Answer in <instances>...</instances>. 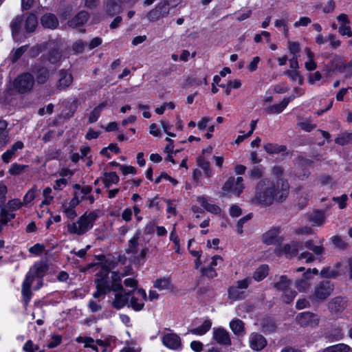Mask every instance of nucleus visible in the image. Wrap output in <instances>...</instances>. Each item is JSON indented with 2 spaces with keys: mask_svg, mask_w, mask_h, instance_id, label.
<instances>
[{
  "mask_svg": "<svg viewBox=\"0 0 352 352\" xmlns=\"http://www.w3.org/2000/svg\"><path fill=\"white\" fill-rule=\"evenodd\" d=\"M288 194L289 184L287 181L279 179L275 185L272 182L263 179L256 186L252 202L257 205L269 206L274 201H282Z\"/></svg>",
  "mask_w": 352,
  "mask_h": 352,
  "instance_id": "1",
  "label": "nucleus"
},
{
  "mask_svg": "<svg viewBox=\"0 0 352 352\" xmlns=\"http://www.w3.org/2000/svg\"><path fill=\"white\" fill-rule=\"evenodd\" d=\"M124 275H120L116 272H110L107 269H102L96 274L95 284L96 291L93 297L98 298L110 292H116L122 290V278Z\"/></svg>",
  "mask_w": 352,
  "mask_h": 352,
  "instance_id": "2",
  "label": "nucleus"
},
{
  "mask_svg": "<svg viewBox=\"0 0 352 352\" xmlns=\"http://www.w3.org/2000/svg\"><path fill=\"white\" fill-rule=\"evenodd\" d=\"M98 217L95 212H85L78 218L76 222L68 223L67 231L70 234L82 235L90 230Z\"/></svg>",
  "mask_w": 352,
  "mask_h": 352,
  "instance_id": "3",
  "label": "nucleus"
},
{
  "mask_svg": "<svg viewBox=\"0 0 352 352\" xmlns=\"http://www.w3.org/2000/svg\"><path fill=\"white\" fill-rule=\"evenodd\" d=\"M243 182V179L241 177H229L222 186V192L229 197L232 195L239 196L245 188Z\"/></svg>",
  "mask_w": 352,
  "mask_h": 352,
  "instance_id": "4",
  "label": "nucleus"
},
{
  "mask_svg": "<svg viewBox=\"0 0 352 352\" xmlns=\"http://www.w3.org/2000/svg\"><path fill=\"white\" fill-rule=\"evenodd\" d=\"M34 84V79L30 73H23L19 75L13 81V87L16 91L25 94L30 91Z\"/></svg>",
  "mask_w": 352,
  "mask_h": 352,
  "instance_id": "5",
  "label": "nucleus"
},
{
  "mask_svg": "<svg viewBox=\"0 0 352 352\" xmlns=\"http://www.w3.org/2000/svg\"><path fill=\"white\" fill-rule=\"evenodd\" d=\"M140 232L137 231L134 236L129 241L126 248V253L132 254L134 257L138 259L144 260L148 252L146 246L140 248L139 239L140 237Z\"/></svg>",
  "mask_w": 352,
  "mask_h": 352,
  "instance_id": "6",
  "label": "nucleus"
},
{
  "mask_svg": "<svg viewBox=\"0 0 352 352\" xmlns=\"http://www.w3.org/2000/svg\"><path fill=\"white\" fill-rule=\"evenodd\" d=\"M161 340L163 345L170 350L180 351L183 349L181 338L173 331L163 332Z\"/></svg>",
  "mask_w": 352,
  "mask_h": 352,
  "instance_id": "7",
  "label": "nucleus"
},
{
  "mask_svg": "<svg viewBox=\"0 0 352 352\" xmlns=\"http://www.w3.org/2000/svg\"><path fill=\"white\" fill-rule=\"evenodd\" d=\"M334 285L329 280H322L317 283L314 289L312 298L316 300H324L332 293Z\"/></svg>",
  "mask_w": 352,
  "mask_h": 352,
  "instance_id": "8",
  "label": "nucleus"
},
{
  "mask_svg": "<svg viewBox=\"0 0 352 352\" xmlns=\"http://www.w3.org/2000/svg\"><path fill=\"white\" fill-rule=\"evenodd\" d=\"M289 284L290 281L285 276H280L278 280L274 283V288L283 292V300L286 303L292 302L296 295L295 291L289 289Z\"/></svg>",
  "mask_w": 352,
  "mask_h": 352,
  "instance_id": "9",
  "label": "nucleus"
},
{
  "mask_svg": "<svg viewBox=\"0 0 352 352\" xmlns=\"http://www.w3.org/2000/svg\"><path fill=\"white\" fill-rule=\"evenodd\" d=\"M22 16H16L10 23V28L13 40L15 42H22L26 38L27 35L23 31Z\"/></svg>",
  "mask_w": 352,
  "mask_h": 352,
  "instance_id": "10",
  "label": "nucleus"
},
{
  "mask_svg": "<svg viewBox=\"0 0 352 352\" xmlns=\"http://www.w3.org/2000/svg\"><path fill=\"white\" fill-rule=\"evenodd\" d=\"M146 300V293L143 289H138L131 296L129 307L134 311H141L144 307V302Z\"/></svg>",
  "mask_w": 352,
  "mask_h": 352,
  "instance_id": "11",
  "label": "nucleus"
},
{
  "mask_svg": "<svg viewBox=\"0 0 352 352\" xmlns=\"http://www.w3.org/2000/svg\"><path fill=\"white\" fill-rule=\"evenodd\" d=\"M280 228H272L262 235V241L265 244L267 245L279 244L283 241V239L280 236Z\"/></svg>",
  "mask_w": 352,
  "mask_h": 352,
  "instance_id": "12",
  "label": "nucleus"
},
{
  "mask_svg": "<svg viewBox=\"0 0 352 352\" xmlns=\"http://www.w3.org/2000/svg\"><path fill=\"white\" fill-rule=\"evenodd\" d=\"M221 256L215 255L210 258V261L207 266L202 267L200 270L201 274L210 278H213L217 276V273L214 270L219 263L222 262Z\"/></svg>",
  "mask_w": 352,
  "mask_h": 352,
  "instance_id": "13",
  "label": "nucleus"
},
{
  "mask_svg": "<svg viewBox=\"0 0 352 352\" xmlns=\"http://www.w3.org/2000/svg\"><path fill=\"white\" fill-rule=\"evenodd\" d=\"M22 16V24L23 32L28 36L36 30L38 25L37 17L35 14L30 13L28 15H21Z\"/></svg>",
  "mask_w": 352,
  "mask_h": 352,
  "instance_id": "14",
  "label": "nucleus"
},
{
  "mask_svg": "<svg viewBox=\"0 0 352 352\" xmlns=\"http://www.w3.org/2000/svg\"><path fill=\"white\" fill-rule=\"evenodd\" d=\"M34 280V275L28 273L22 284L21 294L25 305H28L32 298L31 285Z\"/></svg>",
  "mask_w": 352,
  "mask_h": 352,
  "instance_id": "15",
  "label": "nucleus"
},
{
  "mask_svg": "<svg viewBox=\"0 0 352 352\" xmlns=\"http://www.w3.org/2000/svg\"><path fill=\"white\" fill-rule=\"evenodd\" d=\"M296 320L301 326H316L319 319L317 315L310 312H302L296 316Z\"/></svg>",
  "mask_w": 352,
  "mask_h": 352,
  "instance_id": "16",
  "label": "nucleus"
},
{
  "mask_svg": "<svg viewBox=\"0 0 352 352\" xmlns=\"http://www.w3.org/2000/svg\"><path fill=\"white\" fill-rule=\"evenodd\" d=\"M250 346L254 351L262 350L267 344L265 338L261 334L252 333L249 338Z\"/></svg>",
  "mask_w": 352,
  "mask_h": 352,
  "instance_id": "17",
  "label": "nucleus"
},
{
  "mask_svg": "<svg viewBox=\"0 0 352 352\" xmlns=\"http://www.w3.org/2000/svg\"><path fill=\"white\" fill-rule=\"evenodd\" d=\"M296 96L292 95L289 97L284 98L283 100L278 104H273L268 107L265 111L269 114H278L280 113L289 104V103L292 101Z\"/></svg>",
  "mask_w": 352,
  "mask_h": 352,
  "instance_id": "18",
  "label": "nucleus"
},
{
  "mask_svg": "<svg viewBox=\"0 0 352 352\" xmlns=\"http://www.w3.org/2000/svg\"><path fill=\"white\" fill-rule=\"evenodd\" d=\"M213 339L221 344L228 345L231 344V340L228 332L221 328H214L213 329Z\"/></svg>",
  "mask_w": 352,
  "mask_h": 352,
  "instance_id": "19",
  "label": "nucleus"
},
{
  "mask_svg": "<svg viewBox=\"0 0 352 352\" xmlns=\"http://www.w3.org/2000/svg\"><path fill=\"white\" fill-rule=\"evenodd\" d=\"M166 14H168V9L159 3L154 9L148 12L146 18L149 21H155Z\"/></svg>",
  "mask_w": 352,
  "mask_h": 352,
  "instance_id": "20",
  "label": "nucleus"
},
{
  "mask_svg": "<svg viewBox=\"0 0 352 352\" xmlns=\"http://www.w3.org/2000/svg\"><path fill=\"white\" fill-rule=\"evenodd\" d=\"M124 289L115 292V298L112 302V306L117 309H120L123 308L127 303L129 296L131 295L130 292L124 294Z\"/></svg>",
  "mask_w": 352,
  "mask_h": 352,
  "instance_id": "21",
  "label": "nucleus"
},
{
  "mask_svg": "<svg viewBox=\"0 0 352 352\" xmlns=\"http://www.w3.org/2000/svg\"><path fill=\"white\" fill-rule=\"evenodd\" d=\"M23 148V143L21 141L16 142L11 147V148L8 149L5 153H3L1 155V160L3 162L8 164L10 162V160L15 156L16 152L18 150H21Z\"/></svg>",
  "mask_w": 352,
  "mask_h": 352,
  "instance_id": "22",
  "label": "nucleus"
},
{
  "mask_svg": "<svg viewBox=\"0 0 352 352\" xmlns=\"http://www.w3.org/2000/svg\"><path fill=\"white\" fill-rule=\"evenodd\" d=\"M131 0H108L107 3V12L110 15H113L119 12L121 10L122 3H130Z\"/></svg>",
  "mask_w": 352,
  "mask_h": 352,
  "instance_id": "23",
  "label": "nucleus"
},
{
  "mask_svg": "<svg viewBox=\"0 0 352 352\" xmlns=\"http://www.w3.org/2000/svg\"><path fill=\"white\" fill-rule=\"evenodd\" d=\"M328 307L331 312H340L345 308V301L342 297H336L329 302Z\"/></svg>",
  "mask_w": 352,
  "mask_h": 352,
  "instance_id": "24",
  "label": "nucleus"
},
{
  "mask_svg": "<svg viewBox=\"0 0 352 352\" xmlns=\"http://www.w3.org/2000/svg\"><path fill=\"white\" fill-rule=\"evenodd\" d=\"M89 19V14L85 11L78 12L71 21L69 25L73 28H77L85 24Z\"/></svg>",
  "mask_w": 352,
  "mask_h": 352,
  "instance_id": "25",
  "label": "nucleus"
},
{
  "mask_svg": "<svg viewBox=\"0 0 352 352\" xmlns=\"http://www.w3.org/2000/svg\"><path fill=\"white\" fill-rule=\"evenodd\" d=\"M73 81L72 76L70 73L65 71H60L59 73V79L58 87L60 89L69 87Z\"/></svg>",
  "mask_w": 352,
  "mask_h": 352,
  "instance_id": "26",
  "label": "nucleus"
},
{
  "mask_svg": "<svg viewBox=\"0 0 352 352\" xmlns=\"http://www.w3.org/2000/svg\"><path fill=\"white\" fill-rule=\"evenodd\" d=\"M211 327V320L206 319L200 326L191 329L189 332L196 336H203L210 329Z\"/></svg>",
  "mask_w": 352,
  "mask_h": 352,
  "instance_id": "27",
  "label": "nucleus"
},
{
  "mask_svg": "<svg viewBox=\"0 0 352 352\" xmlns=\"http://www.w3.org/2000/svg\"><path fill=\"white\" fill-rule=\"evenodd\" d=\"M41 21L43 26L50 29H54L58 25V21L56 17L52 14H47L43 15L41 17Z\"/></svg>",
  "mask_w": 352,
  "mask_h": 352,
  "instance_id": "28",
  "label": "nucleus"
},
{
  "mask_svg": "<svg viewBox=\"0 0 352 352\" xmlns=\"http://www.w3.org/2000/svg\"><path fill=\"white\" fill-rule=\"evenodd\" d=\"M8 124L5 120H0V148L9 142V132L7 130Z\"/></svg>",
  "mask_w": 352,
  "mask_h": 352,
  "instance_id": "29",
  "label": "nucleus"
},
{
  "mask_svg": "<svg viewBox=\"0 0 352 352\" xmlns=\"http://www.w3.org/2000/svg\"><path fill=\"white\" fill-rule=\"evenodd\" d=\"M300 245V243L293 242L290 244L284 245L283 251L287 257H293L297 255Z\"/></svg>",
  "mask_w": 352,
  "mask_h": 352,
  "instance_id": "30",
  "label": "nucleus"
},
{
  "mask_svg": "<svg viewBox=\"0 0 352 352\" xmlns=\"http://www.w3.org/2000/svg\"><path fill=\"white\" fill-rule=\"evenodd\" d=\"M120 179L116 172L104 173L102 177V182L106 188L118 183Z\"/></svg>",
  "mask_w": 352,
  "mask_h": 352,
  "instance_id": "31",
  "label": "nucleus"
},
{
  "mask_svg": "<svg viewBox=\"0 0 352 352\" xmlns=\"http://www.w3.org/2000/svg\"><path fill=\"white\" fill-rule=\"evenodd\" d=\"M324 214L320 211H316L309 217V221L313 226H321L324 223Z\"/></svg>",
  "mask_w": 352,
  "mask_h": 352,
  "instance_id": "32",
  "label": "nucleus"
},
{
  "mask_svg": "<svg viewBox=\"0 0 352 352\" xmlns=\"http://www.w3.org/2000/svg\"><path fill=\"white\" fill-rule=\"evenodd\" d=\"M154 287L159 290L168 291L171 290L173 286L170 283V280L168 278H162L157 279L153 283Z\"/></svg>",
  "mask_w": 352,
  "mask_h": 352,
  "instance_id": "33",
  "label": "nucleus"
},
{
  "mask_svg": "<svg viewBox=\"0 0 352 352\" xmlns=\"http://www.w3.org/2000/svg\"><path fill=\"white\" fill-rule=\"evenodd\" d=\"M197 162V166L203 170L204 174L206 177L210 178L213 176L214 173L210 168V164L209 162L202 157H199Z\"/></svg>",
  "mask_w": 352,
  "mask_h": 352,
  "instance_id": "34",
  "label": "nucleus"
},
{
  "mask_svg": "<svg viewBox=\"0 0 352 352\" xmlns=\"http://www.w3.org/2000/svg\"><path fill=\"white\" fill-rule=\"evenodd\" d=\"M107 104V102H102L91 111L89 116V122L90 123H94L98 120L102 111L106 107Z\"/></svg>",
  "mask_w": 352,
  "mask_h": 352,
  "instance_id": "35",
  "label": "nucleus"
},
{
  "mask_svg": "<svg viewBox=\"0 0 352 352\" xmlns=\"http://www.w3.org/2000/svg\"><path fill=\"white\" fill-rule=\"evenodd\" d=\"M322 352H352V348L347 344L340 343L327 347Z\"/></svg>",
  "mask_w": 352,
  "mask_h": 352,
  "instance_id": "36",
  "label": "nucleus"
},
{
  "mask_svg": "<svg viewBox=\"0 0 352 352\" xmlns=\"http://www.w3.org/2000/svg\"><path fill=\"white\" fill-rule=\"evenodd\" d=\"M8 210L5 206H1L0 221L3 225L7 224L8 221L15 217V214Z\"/></svg>",
  "mask_w": 352,
  "mask_h": 352,
  "instance_id": "37",
  "label": "nucleus"
},
{
  "mask_svg": "<svg viewBox=\"0 0 352 352\" xmlns=\"http://www.w3.org/2000/svg\"><path fill=\"white\" fill-rule=\"evenodd\" d=\"M230 327L232 332L236 335H241L244 333V324L239 319H233L230 322Z\"/></svg>",
  "mask_w": 352,
  "mask_h": 352,
  "instance_id": "38",
  "label": "nucleus"
},
{
  "mask_svg": "<svg viewBox=\"0 0 352 352\" xmlns=\"http://www.w3.org/2000/svg\"><path fill=\"white\" fill-rule=\"evenodd\" d=\"M309 270H307L303 275V278L299 280H298L296 283V287L300 292H306L310 287L309 280L308 278V272Z\"/></svg>",
  "mask_w": 352,
  "mask_h": 352,
  "instance_id": "39",
  "label": "nucleus"
},
{
  "mask_svg": "<svg viewBox=\"0 0 352 352\" xmlns=\"http://www.w3.org/2000/svg\"><path fill=\"white\" fill-rule=\"evenodd\" d=\"M268 272V266L267 265H261L254 272L253 278L256 281H261L267 276Z\"/></svg>",
  "mask_w": 352,
  "mask_h": 352,
  "instance_id": "40",
  "label": "nucleus"
},
{
  "mask_svg": "<svg viewBox=\"0 0 352 352\" xmlns=\"http://www.w3.org/2000/svg\"><path fill=\"white\" fill-rule=\"evenodd\" d=\"M36 74V80L38 83L43 84L47 81L50 76L49 71L45 67H41L36 70H33Z\"/></svg>",
  "mask_w": 352,
  "mask_h": 352,
  "instance_id": "41",
  "label": "nucleus"
},
{
  "mask_svg": "<svg viewBox=\"0 0 352 352\" xmlns=\"http://www.w3.org/2000/svg\"><path fill=\"white\" fill-rule=\"evenodd\" d=\"M264 149L269 154H274L285 151L286 147L283 145L268 143L264 145Z\"/></svg>",
  "mask_w": 352,
  "mask_h": 352,
  "instance_id": "42",
  "label": "nucleus"
},
{
  "mask_svg": "<svg viewBox=\"0 0 352 352\" xmlns=\"http://www.w3.org/2000/svg\"><path fill=\"white\" fill-rule=\"evenodd\" d=\"M28 48V45H25L21 46L20 47L16 50H12L10 54L11 61L12 63H15L16 61H17L21 58V56L27 51Z\"/></svg>",
  "mask_w": 352,
  "mask_h": 352,
  "instance_id": "43",
  "label": "nucleus"
},
{
  "mask_svg": "<svg viewBox=\"0 0 352 352\" xmlns=\"http://www.w3.org/2000/svg\"><path fill=\"white\" fill-rule=\"evenodd\" d=\"M340 265V263L336 265V269H332L331 267L324 268L320 271V275L325 278H336L338 275H340V272H338V267Z\"/></svg>",
  "mask_w": 352,
  "mask_h": 352,
  "instance_id": "44",
  "label": "nucleus"
},
{
  "mask_svg": "<svg viewBox=\"0 0 352 352\" xmlns=\"http://www.w3.org/2000/svg\"><path fill=\"white\" fill-rule=\"evenodd\" d=\"M335 142L340 145H346L352 142V133H342L335 140Z\"/></svg>",
  "mask_w": 352,
  "mask_h": 352,
  "instance_id": "45",
  "label": "nucleus"
},
{
  "mask_svg": "<svg viewBox=\"0 0 352 352\" xmlns=\"http://www.w3.org/2000/svg\"><path fill=\"white\" fill-rule=\"evenodd\" d=\"M23 351L24 352H43V350L41 349L40 346L37 344H34L31 340H28L25 342L23 346Z\"/></svg>",
  "mask_w": 352,
  "mask_h": 352,
  "instance_id": "46",
  "label": "nucleus"
},
{
  "mask_svg": "<svg viewBox=\"0 0 352 352\" xmlns=\"http://www.w3.org/2000/svg\"><path fill=\"white\" fill-rule=\"evenodd\" d=\"M52 190L50 187H46L43 190V200L41 201L40 206L43 207L45 205H50L54 199V196L52 194Z\"/></svg>",
  "mask_w": 352,
  "mask_h": 352,
  "instance_id": "47",
  "label": "nucleus"
},
{
  "mask_svg": "<svg viewBox=\"0 0 352 352\" xmlns=\"http://www.w3.org/2000/svg\"><path fill=\"white\" fill-rule=\"evenodd\" d=\"M305 248L313 251V252L317 256H320L324 252V248L322 245H316L311 240H309L305 242Z\"/></svg>",
  "mask_w": 352,
  "mask_h": 352,
  "instance_id": "48",
  "label": "nucleus"
},
{
  "mask_svg": "<svg viewBox=\"0 0 352 352\" xmlns=\"http://www.w3.org/2000/svg\"><path fill=\"white\" fill-rule=\"evenodd\" d=\"M27 167L26 165H22L17 163H14L11 165L8 170V173L12 175H18L21 174Z\"/></svg>",
  "mask_w": 352,
  "mask_h": 352,
  "instance_id": "49",
  "label": "nucleus"
},
{
  "mask_svg": "<svg viewBox=\"0 0 352 352\" xmlns=\"http://www.w3.org/2000/svg\"><path fill=\"white\" fill-rule=\"evenodd\" d=\"M239 289L236 286L230 287L228 289L229 298L234 300L241 299L243 292H240Z\"/></svg>",
  "mask_w": 352,
  "mask_h": 352,
  "instance_id": "50",
  "label": "nucleus"
},
{
  "mask_svg": "<svg viewBox=\"0 0 352 352\" xmlns=\"http://www.w3.org/2000/svg\"><path fill=\"white\" fill-rule=\"evenodd\" d=\"M169 239L170 241H172L175 245V252L179 253L180 250L179 240L176 233L175 226L173 227V230L170 232Z\"/></svg>",
  "mask_w": 352,
  "mask_h": 352,
  "instance_id": "51",
  "label": "nucleus"
},
{
  "mask_svg": "<svg viewBox=\"0 0 352 352\" xmlns=\"http://www.w3.org/2000/svg\"><path fill=\"white\" fill-rule=\"evenodd\" d=\"M22 206V202L19 199H14L9 201L6 206H4L10 210L14 211L19 209Z\"/></svg>",
  "mask_w": 352,
  "mask_h": 352,
  "instance_id": "52",
  "label": "nucleus"
},
{
  "mask_svg": "<svg viewBox=\"0 0 352 352\" xmlns=\"http://www.w3.org/2000/svg\"><path fill=\"white\" fill-rule=\"evenodd\" d=\"M182 0H162L160 2V4H162L166 9H168V14L170 10L175 8L177 5L181 3Z\"/></svg>",
  "mask_w": 352,
  "mask_h": 352,
  "instance_id": "53",
  "label": "nucleus"
},
{
  "mask_svg": "<svg viewBox=\"0 0 352 352\" xmlns=\"http://www.w3.org/2000/svg\"><path fill=\"white\" fill-rule=\"evenodd\" d=\"M338 32L342 36H347L348 37L352 36V31L349 23L341 24V25L339 26Z\"/></svg>",
  "mask_w": 352,
  "mask_h": 352,
  "instance_id": "54",
  "label": "nucleus"
},
{
  "mask_svg": "<svg viewBox=\"0 0 352 352\" xmlns=\"http://www.w3.org/2000/svg\"><path fill=\"white\" fill-rule=\"evenodd\" d=\"M288 50L293 56H298L300 52V44L298 42L288 41Z\"/></svg>",
  "mask_w": 352,
  "mask_h": 352,
  "instance_id": "55",
  "label": "nucleus"
},
{
  "mask_svg": "<svg viewBox=\"0 0 352 352\" xmlns=\"http://www.w3.org/2000/svg\"><path fill=\"white\" fill-rule=\"evenodd\" d=\"M36 189L35 188H31L27 192L23 197V203L27 205L30 204L36 197Z\"/></svg>",
  "mask_w": 352,
  "mask_h": 352,
  "instance_id": "56",
  "label": "nucleus"
},
{
  "mask_svg": "<svg viewBox=\"0 0 352 352\" xmlns=\"http://www.w3.org/2000/svg\"><path fill=\"white\" fill-rule=\"evenodd\" d=\"M311 23V19L308 16H301L300 19L294 22V27H307Z\"/></svg>",
  "mask_w": 352,
  "mask_h": 352,
  "instance_id": "57",
  "label": "nucleus"
},
{
  "mask_svg": "<svg viewBox=\"0 0 352 352\" xmlns=\"http://www.w3.org/2000/svg\"><path fill=\"white\" fill-rule=\"evenodd\" d=\"M288 78L292 81H298L299 84H302L303 79L297 71H288L286 72Z\"/></svg>",
  "mask_w": 352,
  "mask_h": 352,
  "instance_id": "58",
  "label": "nucleus"
},
{
  "mask_svg": "<svg viewBox=\"0 0 352 352\" xmlns=\"http://www.w3.org/2000/svg\"><path fill=\"white\" fill-rule=\"evenodd\" d=\"M333 200L338 204L339 208L343 209L346 206V201L348 200V196L345 194L341 195L340 197H333Z\"/></svg>",
  "mask_w": 352,
  "mask_h": 352,
  "instance_id": "59",
  "label": "nucleus"
},
{
  "mask_svg": "<svg viewBox=\"0 0 352 352\" xmlns=\"http://www.w3.org/2000/svg\"><path fill=\"white\" fill-rule=\"evenodd\" d=\"M76 342L78 343L84 344L85 347L92 346L95 343V340L91 337H82L79 336L76 338Z\"/></svg>",
  "mask_w": 352,
  "mask_h": 352,
  "instance_id": "60",
  "label": "nucleus"
},
{
  "mask_svg": "<svg viewBox=\"0 0 352 352\" xmlns=\"http://www.w3.org/2000/svg\"><path fill=\"white\" fill-rule=\"evenodd\" d=\"M85 43L82 40H78L73 43L72 50L76 54L82 53L85 49Z\"/></svg>",
  "mask_w": 352,
  "mask_h": 352,
  "instance_id": "61",
  "label": "nucleus"
},
{
  "mask_svg": "<svg viewBox=\"0 0 352 352\" xmlns=\"http://www.w3.org/2000/svg\"><path fill=\"white\" fill-rule=\"evenodd\" d=\"M45 246L43 245L40 243H36L34 245L30 247L28 251L30 254L38 256L43 252Z\"/></svg>",
  "mask_w": 352,
  "mask_h": 352,
  "instance_id": "62",
  "label": "nucleus"
},
{
  "mask_svg": "<svg viewBox=\"0 0 352 352\" xmlns=\"http://www.w3.org/2000/svg\"><path fill=\"white\" fill-rule=\"evenodd\" d=\"M329 45L331 48L336 49L340 46V41L334 34H329L327 37Z\"/></svg>",
  "mask_w": 352,
  "mask_h": 352,
  "instance_id": "63",
  "label": "nucleus"
},
{
  "mask_svg": "<svg viewBox=\"0 0 352 352\" xmlns=\"http://www.w3.org/2000/svg\"><path fill=\"white\" fill-rule=\"evenodd\" d=\"M156 226H157L154 221H150L146 223L144 228V234L148 235L154 233Z\"/></svg>",
  "mask_w": 352,
  "mask_h": 352,
  "instance_id": "64",
  "label": "nucleus"
}]
</instances>
